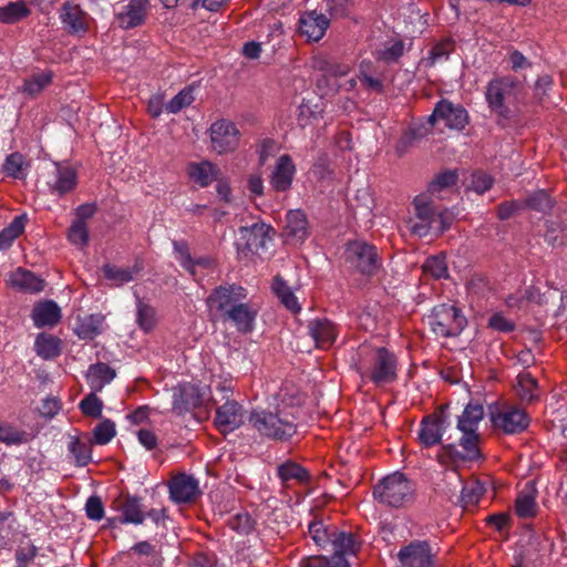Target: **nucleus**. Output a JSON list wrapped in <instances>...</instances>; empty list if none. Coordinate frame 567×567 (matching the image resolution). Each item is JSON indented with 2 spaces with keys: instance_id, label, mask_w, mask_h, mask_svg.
I'll use <instances>...</instances> for the list:
<instances>
[{
  "instance_id": "2eb2a0df",
  "label": "nucleus",
  "mask_w": 567,
  "mask_h": 567,
  "mask_svg": "<svg viewBox=\"0 0 567 567\" xmlns=\"http://www.w3.org/2000/svg\"><path fill=\"white\" fill-rule=\"evenodd\" d=\"M491 421L495 429H499L506 434H519L529 424V417L525 411L516 408H508L495 414L492 413Z\"/></svg>"
},
{
  "instance_id": "c03bdc74",
  "label": "nucleus",
  "mask_w": 567,
  "mask_h": 567,
  "mask_svg": "<svg viewBox=\"0 0 567 567\" xmlns=\"http://www.w3.org/2000/svg\"><path fill=\"white\" fill-rule=\"evenodd\" d=\"M70 452L74 456L78 466H85L92 460L91 443L82 442L78 437H74L70 443Z\"/></svg>"
},
{
  "instance_id": "f03ea898",
  "label": "nucleus",
  "mask_w": 567,
  "mask_h": 567,
  "mask_svg": "<svg viewBox=\"0 0 567 567\" xmlns=\"http://www.w3.org/2000/svg\"><path fill=\"white\" fill-rule=\"evenodd\" d=\"M248 421L261 436L270 440L286 442L297 433L296 417L287 410L252 411Z\"/></svg>"
},
{
  "instance_id": "bb28decb",
  "label": "nucleus",
  "mask_w": 567,
  "mask_h": 567,
  "mask_svg": "<svg viewBox=\"0 0 567 567\" xmlns=\"http://www.w3.org/2000/svg\"><path fill=\"white\" fill-rule=\"evenodd\" d=\"M116 377V372L109 364L99 362L90 365L86 378L92 391H101L105 384L110 383Z\"/></svg>"
},
{
  "instance_id": "ddd939ff",
  "label": "nucleus",
  "mask_w": 567,
  "mask_h": 567,
  "mask_svg": "<svg viewBox=\"0 0 567 567\" xmlns=\"http://www.w3.org/2000/svg\"><path fill=\"white\" fill-rule=\"evenodd\" d=\"M446 408V405H441L440 412L427 414L422 419L417 433V440L422 447L429 449L441 444L446 422V416L444 415Z\"/></svg>"
},
{
  "instance_id": "680f3d73",
  "label": "nucleus",
  "mask_w": 567,
  "mask_h": 567,
  "mask_svg": "<svg viewBox=\"0 0 567 567\" xmlns=\"http://www.w3.org/2000/svg\"><path fill=\"white\" fill-rule=\"evenodd\" d=\"M421 135L415 130L406 131L402 134L395 146V152L399 157H402L417 141Z\"/></svg>"
},
{
  "instance_id": "9b49d317",
  "label": "nucleus",
  "mask_w": 567,
  "mask_h": 567,
  "mask_svg": "<svg viewBox=\"0 0 567 567\" xmlns=\"http://www.w3.org/2000/svg\"><path fill=\"white\" fill-rule=\"evenodd\" d=\"M217 389L225 393L221 399H226V402L217 408L215 424L220 432L234 431L244 423L243 406L235 400H229L227 395L229 389L220 384H218Z\"/></svg>"
},
{
  "instance_id": "1a4fd4ad",
  "label": "nucleus",
  "mask_w": 567,
  "mask_h": 567,
  "mask_svg": "<svg viewBox=\"0 0 567 567\" xmlns=\"http://www.w3.org/2000/svg\"><path fill=\"white\" fill-rule=\"evenodd\" d=\"M212 147L218 154L234 152L239 145L240 133L235 123L228 120H218L209 128Z\"/></svg>"
},
{
  "instance_id": "bf43d9fd",
  "label": "nucleus",
  "mask_w": 567,
  "mask_h": 567,
  "mask_svg": "<svg viewBox=\"0 0 567 567\" xmlns=\"http://www.w3.org/2000/svg\"><path fill=\"white\" fill-rule=\"evenodd\" d=\"M174 250L179 255L182 266L192 275L195 274V262L190 256L188 244L185 240L173 241Z\"/></svg>"
},
{
  "instance_id": "aec40b11",
  "label": "nucleus",
  "mask_w": 567,
  "mask_h": 567,
  "mask_svg": "<svg viewBox=\"0 0 567 567\" xmlns=\"http://www.w3.org/2000/svg\"><path fill=\"white\" fill-rule=\"evenodd\" d=\"M256 316L257 312L248 303L238 302L225 312L223 320L231 321L236 326L237 331L249 333L254 329Z\"/></svg>"
},
{
  "instance_id": "f704fd0d",
  "label": "nucleus",
  "mask_w": 567,
  "mask_h": 567,
  "mask_svg": "<svg viewBox=\"0 0 567 567\" xmlns=\"http://www.w3.org/2000/svg\"><path fill=\"white\" fill-rule=\"evenodd\" d=\"M415 215L422 221H427L429 224L436 223V212L433 200L426 194H421L416 196L413 200Z\"/></svg>"
},
{
  "instance_id": "a211bd4d",
  "label": "nucleus",
  "mask_w": 567,
  "mask_h": 567,
  "mask_svg": "<svg viewBox=\"0 0 567 567\" xmlns=\"http://www.w3.org/2000/svg\"><path fill=\"white\" fill-rule=\"evenodd\" d=\"M113 506L116 511L122 513V516L117 518L121 524L140 525L145 519L141 498L137 496H132L130 494L120 495L115 498Z\"/></svg>"
},
{
  "instance_id": "72a5a7b5",
  "label": "nucleus",
  "mask_w": 567,
  "mask_h": 567,
  "mask_svg": "<svg viewBox=\"0 0 567 567\" xmlns=\"http://www.w3.org/2000/svg\"><path fill=\"white\" fill-rule=\"evenodd\" d=\"M278 475L284 483L291 480H296L299 483H306L310 477L309 472L293 461H287L279 465Z\"/></svg>"
},
{
  "instance_id": "4be33fe9",
  "label": "nucleus",
  "mask_w": 567,
  "mask_h": 567,
  "mask_svg": "<svg viewBox=\"0 0 567 567\" xmlns=\"http://www.w3.org/2000/svg\"><path fill=\"white\" fill-rule=\"evenodd\" d=\"M198 492L197 481L189 475L179 474L169 483L171 498L176 503H188Z\"/></svg>"
},
{
  "instance_id": "39448f33",
  "label": "nucleus",
  "mask_w": 567,
  "mask_h": 567,
  "mask_svg": "<svg viewBox=\"0 0 567 567\" xmlns=\"http://www.w3.org/2000/svg\"><path fill=\"white\" fill-rule=\"evenodd\" d=\"M413 489L404 474L395 472L381 480L373 488V496L381 504L400 507L412 498Z\"/></svg>"
},
{
  "instance_id": "412c9836",
  "label": "nucleus",
  "mask_w": 567,
  "mask_h": 567,
  "mask_svg": "<svg viewBox=\"0 0 567 567\" xmlns=\"http://www.w3.org/2000/svg\"><path fill=\"white\" fill-rule=\"evenodd\" d=\"M286 241L301 243L308 237V220L302 210H290L282 231Z\"/></svg>"
},
{
  "instance_id": "c756f323",
  "label": "nucleus",
  "mask_w": 567,
  "mask_h": 567,
  "mask_svg": "<svg viewBox=\"0 0 567 567\" xmlns=\"http://www.w3.org/2000/svg\"><path fill=\"white\" fill-rule=\"evenodd\" d=\"M218 174L219 169L210 162L192 163L188 166L189 177L202 187H206L213 181H217Z\"/></svg>"
},
{
  "instance_id": "20e7f679",
  "label": "nucleus",
  "mask_w": 567,
  "mask_h": 567,
  "mask_svg": "<svg viewBox=\"0 0 567 567\" xmlns=\"http://www.w3.org/2000/svg\"><path fill=\"white\" fill-rule=\"evenodd\" d=\"M369 363L361 362L358 367L361 375L380 385L393 382L396 374L398 361L394 353L384 347L375 348L367 353Z\"/></svg>"
},
{
  "instance_id": "423d86ee",
  "label": "nucleus",
  "mask_w": 567,
  "mask_h": 567,
  "mask_svg": "<svg viewBox=\"0 0 567 567\" xmlns=\"http://www.w3.org/2000/svg\"><path fill=\"white\" fill-rule=\"evenodd\" d=\"M460 431L463 433L460 439V445L464 452H460L453 443L442 444L436 455V460L440 464L455 465L460 462L476 461L482 456L478 449L480 435L476 430L464 429Z\"/></svg>"
},
{
  "instance_id": "a18cd8bd",
  "label": "nucleus",
  "mask_w": 567,
  "mask_h": 567,
  "mask_svg": "<svg viewBox=\"0 0 567 567\" xmlns=\"http://www.w3.org/2000/svg\"><path fill=\"white\" fill-rule=\"evenodd\" d=\"M81 412L85 416H90L93 419H101L103 411V402L96 395V392L92 391L87 394L79 404Z\"/></svg>"
},
{
  "instance_id": "e433bc0d",
  "label": "nucleus",
  "mask_w": 567,
  "mask_h": 567,
  "mask_svg": "<svg viewBox=\"0 0 567 567\" xmlns=\"http://www.w3.org/2000/svg\"><path fill=\"white\" fill-rule=\"evenodd\" d=\"M300 567H350V564L342 555H331V557L317 555L303 558Z\"/></svg>"
},
{
  "instance_id": "b1692460",
  "label": "nucleus",
  "mask_w": 567,
  "mask_h": 567,
  "mask_svg": "<svg viewBox=\"0 0 567 567\" xmlns=\"http://www.w3.org/2000/svg\"><path fill=\"white\" fill-rule=\"evenodd\" d=\"M329 23L324 14L310 12L300 19L299 31L302 35H306L308 40L319 41L324 35Z\"/></svg>"
},
{
  "instance_id": "774afa93",
  "label": "nucleus",
  "mask_w": 567,
  "mask_h": 567,
  "mask_svg": "<svg viewBox=\"0 0 567 567\" xmlns=\"http://www.w3.org/2000/svg\"><path fill=\"white\" fill-rule=\"evenodd\" d=\"M99 319H95L93 316H90L85 319L78 328V334L82 339H93L99 332Z\"/></svg>"
},
{
  "instance_id": "6ab92c4d",
  "label": "nucleus",
  "mask_w": 567,
  "mask_h": 567,
  "mask_svg": "<svg viewBox=\"0 0 567 567\" xmlns=\"http://www.w3.org/2000/svg\"><path fill=\"white\" fill-rule=\"evenodd\" d=\"M296 166L288 154L281 155L275 166L270 176V185L276 192H287L290 189Z\"/></svg>"
},
{
  "instance_id": "7c9ffc66",
  "label": "nucleus",
  "mask_w": 567,
  "mask_h": 567,
  "mask_svg": "<svg viewBox=\"0 0 567 567\" xmlns=\"http://www.w3.org/2000/svg\"><path fill=\"white\" fill-rule=\"evenodd\" d=\"M34 350L44 360H52L61 353V341L58 337L40 333L34 342Z\"/></svg>"
},
{
  "instance_id": "13d9d810",
  "label": "nucleus",
  "mask_w": 567,
  "mask_h": 567,
  "mask_svg": "<svg viewBox=\"0 0 567 567\" xmlns=\"http://www.w3.org/2000/svg\"><path fill=\"white\" fill-rule=\"evenodd\" d=\"M240 231H250L255 239H259L256 247H265L266 241L270 239L269 233L274 231L272 227L264 223H256L250 228L241 227Z\"/></svg>"
},
{
  "instance_id": "473e14b6",
  "label": "nucleus",
  "mask_w": 567,
  "mask_h": 567,
  "mask_svg": "<svg viewBox=\"0 0 567 567\" xmlns=\"http://www.w3.org/2000/svg\"><path fill=\"white\" fill-rule=\"evenodd\" d=\"M31 13L24 1H12L0 7V22L6 24L16 23Z\"/></svg>"
},
{
  "instance_id": "a878e982",
  "label": "nucleus",
  "mask_w": 567,
  "mask_h": 567,
  "mask_svg": "<svg viewBox=\"0 0 567 567\" xmlns=\"http://www.w3.org/2000/svg\"><path fill=\"white\" fill-rule=\"evenodd\" d=\"M308 329L313 341L316 342L317 348L327 349L336 340V328L332 322L327 319H317L310 321Z\"/></svg>"
},
{
  "instance_id": "37998d69",
  "label": "nucleus",
  "mask_w": 567,
  "mask_h": 567,
  "mask_svg": "<svg viewBox=\"0 0 567 567\" xmlns=\"http://www.w3.org/2000/svg\"><path fill=\"white\" fill-rule=\"evenodd\" d=\"M545 240L553 247H561L567 244V225L557 221L547 224Z\"/></svg>"
},
{
  "instance_id": "e2e57ef3",
  "label": "nucleus",
  "mask_w": 567,
  "mask_h": 567,
  "mask_svg": "<svg viewBox=\"0 0 567 567\" xmlns=\"http://www.w3.org/2000/svg\"><path fill=\"white\" fill-rule=\"evenodd\" d=\"M483 494V487L480 484L463 486L461 492V502L464 507L476 505Z\"/></svg>"
},
{
  "instance_id": "6e6552de",
  "label": "nucleus",
  "mask_w": 567,
  "mask_h": 567,
  "mask_svg": "<svg viewBox=\"0 0 567 567\" xmlns=\"http://www.w3.org/2000/svg\"><path fill=\"white\" fill-rule=\"evenodd\" d=\"M344 260L350 268L368 277L375 275L380 268L377 248L365 241L348 243Z\"/></svg>"
},
{
  "instance_id": "49530a36",
  "label": "nucleus",
  "mask_w": 567,
  "mask_h": 567,
  "mask_svg": "<svg viewBox=\"0 0 567 567\" xmlns=\"http://www.w3.org/2000/svg\"><path fill=\"white\" fill-rule=\"evenodd\" d=\"M38 555V547L32 543L28 535H24L16 549V559L18 565L27 566Z\"/></svg>"
},
{
  "instance_id": "3c124183",
  "label": "nucleus",
  "mask_w": 567,
  "mask_h": 567,
  "mask_svg": "<svg viewBox=\"0 0 567 567\" xmlns=\"http://www.w3.org/2000/svg\"><path fill=\"white\" fill-rule=\"evenodd\" d=\"M194 101L193 87L188 86L183 89L177 95H175L167 104L166 110L169 113H177L184 107L190 105Z\"/></svg>"
},
{
  "instance_id": "de8ad7c7",
  "label": "nucleus",
  "mask_w": 567,
  "mask_h": 567,
  "mask_svg": "<svg viewBox=\"0 0 567 567\" xmlns=\"http://www.w3.org/2000/svg\"><path fill=\"white\" fill-rule=\"evenodd\" d=\"M116 434L113 421L105 419L93 430V443L99 445L107 444Z\"/></svg>"
},
{
  "instance_id": "f257e3e1",
  "label": "nucleus",
  "mask_w": 567,
  "mask_h": 567,
  "mask_svg": "<svg viewBox=\"0 0 567 567\" xmlns=\"http://www.w3.org/2000/svg\"><path fill=\"white\" fill-rule=\"evenodd\" d=\"M485 99L492 113L509 120L517 106L525 103L524 84L512 75L495 78L486 86Z\"/></svg>"
},
{
  "instance_id": "0e129e2a",
  "label": "nucleus",
  "mask_w": 567,
  "mask_h": 567,
  "mask_svg": "<svg viewBox=\"0 0 567 567\" xmlns=\"http://www.w3.org/2000/svg\"><path fill=\"white\" fill-rule=\"evenodd\" d=\"M520 210H524L523 200L503 202L497 206V217L507 220Z\"/></svg>"
},
{
  "instance_id": "ea45409f",
  "label": "nucleus",
  "mask_w": 567,
  "mask_h": 567,
  "mask_svg": "<svg viewBox=\"0 0 567 567\" xmlns=\"http://www.w3.org/2000/svg\"><path fill=\"white\" fill-rule=\"evenodd\" d=\"M543 560L535 545H526L522 551L515 556L513 567H542Z\"/></svg>"
},
{
  "instance_id": "f3484780",
  "label": "nucleus",
  "mask_w": 567,
  "mask_h": 567,
  "mask_svg": "<svg viewBox=\"0 0 567 567\" xmlns=\"http://www.w3.org/2000/svg\"><path fill=\"white\" fill-rule=\"evenodd\" d=\"M59 17L63 23V29L70 34L85 33L89 29L87 16L76 3L65 1Z\"/></svg>"
},
{
  "instance_id": "5fc2aeb1",
  "label": "nucleus",
  "mask_w": 567,
  "mask_h": 567,
  "mask_svg": "<svg viewBox=\"0 0 567 567\" xmlns=\"http://www.w3.org/2000/svg\"><path fill=\"white\" fill-rule=\"evenodd\" d=\"M455 43L451 39H445L437 42L430 52L429 60L431 64H434L437 61L446 60L449 55L454 51Z\"/></svg>"
},
{
  "instance_id": "338daca9",
  "label": "nucleus",
  "mask_w": 567,
  "mask_h": 567,
  "mask_svg": "<svg viewBox=\"0 0 567 567\" xmlns=\"http://www.w3.org/2000/svg\"><path fill=\"white\" fill-rule=\"evenodd\" d=\"M493 185V178L482 172L474 173L472 175L470 188L475 190L477 194H483L488 190Z\"/></svg>"
},
{
  "instance_id": "dca6fc26",
  "label": "nucleus",
  "mask_w": 567,
  "mask_h": 567,
  "mask_svg": "<svg viewBox=\"0 0 567 567\" xmlns=\"http://www.w3.org/2000/svg\"><path fill=\"white\" fill-rule=\"evenodd\" d=\"M203 394L192 383L179 384L173 390L172 410L177 415L190 412L203 404Z\"/></svg>"
},
{
  "instance_id": "09e8293b",
  "label": "nucleus",
  "mask_w": 567,
  "mask_h": 567,
  "mask_svg": "<svg viewBox=\"0 0 567 567\" xmlns=\"http://www.w3.org/2000/svg\"><path fill=\"white\" fill-rule=\"evenodd\" d=\"M515 512L520 518L536 515V502L532 494H519L515 501Z\"/></svg>"
},
{
  "instance_id": "8fccbe9b",
  "label": "nucleus",
  "mask_w": 567,
  "mask_h": 567,
  "mask_svg": "<svg viewBox=\"0 0 567 567\" xmlns=\"http://www.w3.org/2000/svg\"><path fill=\"white\" fill-rule=\"evenodd\" d=\"M0 441L6 444H21L28 442V433L3 423L0 424Z\"/></svg>"
},
{
  "instance_id": "cd10ccee",
  "label": "nucleus",
  "mask_w": 567,
  "mask_h": 567,
  "mask_svg": "<svg viewBox=\"0 0 567 567\" xmlns=\"http://www.w3.org/2000/svg\"><path fill=\"white\" fill-rule=\"evenodd\" d=\"M10 282L12 287L28 292H40L44 287L43 279L23 268H18L11 274Z\"/></svg>"
},
{
  "instance_id": "4468645a",
  "label": "nucleus",
  "mask_w": 567,
  "mask_h": 567,
  "mask_svg": "<svg viewBox=\"0 0 567 567\" xmlns=\"http://www.w3.org/2000/svg\"><path fill=\"white\" fill-rule=\"evenodd\" d=\"M246 298V290L241 286L221 285L213 289L207 297L206 303L210 310H216L224 317L233 305H237L240 300Z\"/></svg>"
},
{
  "instance_id": "79ce46f5",
  "label": "nucleus",
  "mask_w": 567,
  "mask_h": 567,
  "mask_svg": "<svg viewBox=\"0 0 567 567\" xmlns=\"http://www.w3.org/2000/svg\"><path fill=\"white\" fill-rule=\"evenodd\" d=\"M137 324L141 329L148 332L156 324V310L142 299H137Z\"/></svg>"
},
{
  "instance_id": "58836bf2",
  "label": "nucleus",
  "mask_w": 567,
  "mask_h": 567,
  "mask_svg": "<svg viewBox=\"0 0 567 567\" xmlns=\"http://www.w3.org/2000/svg\"><path fill=\"white\" fill-rule=\"evenodd\" d=\"M24 226L25 217L17 216L8 227L0 231V250L9 248L12 241L23 233Z\"/></svg>"
},
{
  "instance_id": "2f4dec72",
  "label": "nucleus",
  "mask_w": 567,
  "mask_h": 567,
  "mask_svg": "<svg viewBox=\"0 0 567 567\" xmlns=\"http://www.w3.org/2000/svg\"><path fill=\"white\" fill-rule=\"evenodd\" d=\"M554 205H555V200L544 189H538V190L529 194L523 200L524 209L528 208V209L539 212L543 214L549 213L553 209Z\"/></svg>"
},
{
  "instance_id": "c9c22d12",
  "label": "nucleus",
  "mask_w": 567,
  "mask_h": 567,
  "mask_svg": "<svg viewBox=\"0 0 567 567\" xmlns=\"http://www.w3.org/2000/svg\"><path fill=\"white\" fill-rule=\"evenodd\" d=\"M484 410L480 403L470 402L463 414L458 417L457 429L476 430L477 423L483 419Z\"/></svg>"
},
{
  "instance_id": "c85d7f7f",
  "label": "nucleus",
  "mask_w": 567,
  "mask_h": 567,
  "mask_svg": "<svg viewBox=\"0 0 567 567\" xmlns=\"http://www.w3.org/2000/svg\"><path fill=\"white\" fill-rule=\"evenodd\" d=\"M76 184V172L72 167L55 164V181L49 183L53 192H56L59 195H64L74 189Z\"/></svg>"
},
{
  "instance_id": "4c0bfd02",
  "label": "nucleus",
  "mask_w": 567,
  "mask_h": 567,
  "mask_svg": "<svg viewBox=\"0 0 567 567\" xmlns=\"http://www.w3.org/2000/svg\"><path fill=\"white\" fill-rule=\"evenodd\" d=\"M141 267L134 266L133 268H118L115 265L106 264L103 266V274L106 279L122 285L133 280L134 275L140 272Z\"/></svg>"
},
{
  "instance_id": "5701e85b",
  "label": "nucleus",
  "mask_w": 567,
  "mask_h": 567,
  "mask_svg": "<svg viewBox=\"0 0 567 567\" xmlns=\"http://www.w3.org/2000/svg\"><path fill=\"white\" fill-rule=\"evenodd\" d=\"M150 0H131L125 11L117 14L118 23L124 29L141 25L146 17Z\"/></svg>"
},
{
  "instance_id": "69168bd1",
  "label": "nucleus",
  "mask_w": 567,
  "mask_h": 567,
  "mask_svg": "<svg viewBox=\"0 0 567 567\" xmlns=\"http://www.w3.org/2000/svg\"><path fill=\"white\" fill-rule=\"evenodd\" d=\"M86 516L93 520H101L104 516V506L102 499L96 496H90L85 504Z\"/></svg>"
},
{
  "instance_id": "6e6d98bb",
  "label": "nucleus",
  "mask_w": 567,
  "mask_h": 567,
  "mask_svg": "<svg viewBox=\"0 0 567 567\" xmlns=\"http://www.w3.org/2000/svg\"><path fill=\"white\" fill-rule=\"evenodd\" d=\"M23 155L16 152L7 156L3 164V172L13 178H22Z\"/></svg>"
},
{
  "instance_id": "9d476101",
  "label": "nucleus",
  "mask_w": 567,
  "mask_h": 567,
  "mask_svg": "<svg viewBox=\"0 0 567 567\" xmlns=\"http://www.w3.org/2000/svg\"><path fill=\"white\" fill-rule=\"evenodd\" d=\"M443 121L449 128L463 130L468 123L467 111L462 105H454L449 100H441L435 104L432 114L429 116V123L435 125Z\"/></svg>"
},
{
  "instance_id": "052dcab7",
  "label": "nucleus",
  "mask_w": 567,
  "mask_h": 567,
  "mask_svg": "<svg viewBox=\"0 0 567 567\" xmlns=\"http://www.w3.org/2000/svg\"><path fill=\"white\" fill-rule=\"evenodd\" d=\"M404 52V43L401 40L395 41L391 47L379 52L378 58L385 63L396 62Z\"/></svg>"
},
{
  "instance_id": "f8f14e48",
  "label": "nucleus",
  "mask_w": 567,
  "mask_h": 567,
  "mask_svg": "<svg viewBox=\"0 0 567 567\" xmlns=\"http://www.w3.org/2000/svg\"><path fill=\"white\" fill-rule=\"evenodd\" d=\"M402 567H433L435 555L426 540H413L398 553Z\"/></svg>"
},
{
  "instance_id": "7ed1b4c3",
  "label": "nucleus",
  "mask_w": 567,
  "mask_h": 567,
  "mask_svg": "<svg viewBox=\"0 0 567 567\" xmlns=\"http://www.w3.org/2000/svg\"><path fill=\"white\" fill-rule=\"evenodd\" d=\"M308 534L318 547L326 548L330 545L332 555H355L361 546L354 534L340 532L336 526L324 525L320 520L309 524Z\"/></svg>"
},
{
  "instance_id": "393cba45",
  "label": "nucleus",
  "mask_w": 567,
  "mask_h": 567,
  "mask_svg": "<svg viewBox=\"0 0 567 567\" xmlns=\"http://www.w3.org/2000/svg\"><path fill=\"white\" fill-rule=\"evenodd\" d=\"M31 317L38 328L53 327L61 320V309L52 300L40 301L33 307Z\"/></svg>"
},
{
  "instance_id": "864d4df0",
  "label": "nucleus",
  "mask_w": 567,
  "mask_h": 567,
  "mask_svg": "<svg viewBox=\"0 0 567 567\" xmlns=\"http://www.w3.org/2000/svg\"><path fill=\"white\" fill-rule=\"evenodd\" d=\"M457 181V175L454 172L446 171L439 174L427 187V193L433 195L435 193L441 192L444 188H447L454 185Z\"/></svg>"
},
{
  "instance_id": "0eeeda50",
  "label": "nucleus",
  "mask_w": 567,
  "mask_h": 567,
  "mask_svg": "<svg viewBox=\"0 0 567 567\" xmlns=\"http://www.w3.org/2000/svg\"><path fill=\"white\" fill-rule=\"evenodd\" d=\"M429 320L433 332L442 338L458 336L467 323L458 308L446 303L434 307Z\"/></svg>"
},
{
  "instance_id": "603ef678",
  "label": "nucleus",
  "mask_w": 567,
  "mask_h": 567,
  "mask_svg": "<svg viewBox=\"0 0 567 567\" xmlns=\"http://www.w3.org/2000/svg\"><path fill=\"white\" fill-rule=\"evenodd\" d=\"M68 239L75 246L85 247L89 243V230L86 224L74 221L68 230Z\"/></svg>"
},
{
  "instance_id": "a19ab883",
  "label": "nucleus",
  "mask_w": 567,
  "mask_h": 567,
  "mask_svg": "<svg viewBox=\"0 0 567 567\" xmlns=\"http://www.w3.org/2000/svg\"><path fill=\"white\" fill-rule=\"evenodd\" d=\"M423 272L434 279L447 277V265L444 255H435L426 258L422 266Z\"/></svg>"
},
{
  "instance_id": "4d7b16f0",
  "label": "nucleus",
  "mask_w": 567,
  "mask_h": 567,
  "mask_svg": "<svg viewBox=\"0 0 567 567\" xmlns=\"http://www.w3.org/2000/svg\"><path fill=\"white\" fill-rule=\"evenodd\" d=\"M518 386V395L523 401L532 402L536 399L534 390L537 388V382L533 377L529 374L519 375Z\"/></svg>"
}]
</instances>
